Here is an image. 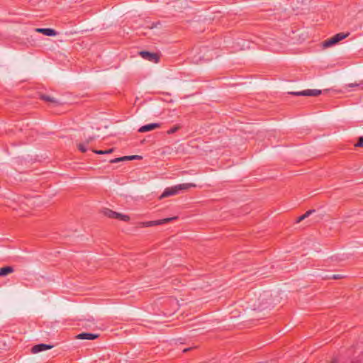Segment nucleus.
<instances>
[{
  "label": "nucleus",
  "mask_w": 363,
  "mask_h": 363,
  "mask_svg": "<svg viewBox=\"0 0 363 363\" xmlns=\"http://www.w3.org/2000/svg\"><path fill=\"white\" fill-rule=\"evenodd\" d=\"M194 183H185L175 185L172 187L166 188L160 196V199L168 197L170 196L178 194L181 191H185L192 187H196Z\"/></svg>",
  "instance_id": "1"
},
{
  "label": "nucleus",
  "mask_w": 363,
  "mask_h": 363,
  "mask_svg": "<svg viewBox=\"0 0 363 363\" xmlns=\"http://www.w3.org/2000/svg\"><path fill=\"white\" fill-rule=\"evenodd\" d=\"M355 147H363V136L358 138L357 143L355 144Z\"/></svg>",
  "instance_id": "19"
},
{
  "label": "nucleus",
  "mask_w": 363,
  "mask_h": 363,
  "mask_svg": "<svg viewBox=\"0 0 363 363\" xmlns=\"http://www.w3.org/2000/svg\"><path fill=\"white\" fill-rule=\"evenodd\" d=\"M177 219V217H171V218H167L164 219L157 220H152V221H147L143 223V225L145 227H151L158 225H162L165 224L167 223H169L173 220Z\"/></svg>",
  "instance_id": "7"
},
{
  "label": "nucleus",
  "mask_w": 363,
  "mask_h": 363,
  "mask_svg": "<svg viewBox=\"0 0 363 363\" xmlns=\"http://www.w3.org/2000/svg\"><path fill=\"white\" fill-rule=\"evenodd\" d=\"M181 128H182V126L180 125H176L173 126L172 128H171L170 129H169L167 131V133L168 135L174 134V133L178 131L179 129H181Z\"/></svg>",
  "instance_id": "16"
},
{
  "label": "nucleus",
  "mask_w": 363,
  "mask_h": 363,
  "mask_svg": "<svg viewBox=\"0 0 363 363\" xmlns=\"http://www.w3.org/2000/svg\"><path fill=\"white\" fill-rule=\"evenodd\" d=\"M322 93L320 89H306L301 91H294L290 94L294 96H317Z\"/></svg>",
  "instance_id": "4"
},
{
  "label": "nucleus",
  "mask_w": 363,
  "mask_h": 363,
  "mask_svg": "<svg viewBox=\"0 0 363 363\" xmlns=\"http://www.w3.org/2000/svg\"><path fill=\"white\" fill-rule=\"evenodd\" d=\"M103 213L104 214V216H106L110 218H113L114 215H115V211H113L111 209H108V208H105L103 211Z\"/></svg>",
  "instance_id": "15"
},
{
  "label": "nucleus",
  "mask_w": 363,
  "mask_h": 363,
  "mask_svg": "<svg viewBox=\"0 0 363 363\" xmlns=\"http://www.w3.org/2000/svg\"><path fill=\"white\" fill-rule=\"evenodd\" d=\"M113 218L118 219L123 221H128L130 220V217L127 215H123L115 211V215Z\"/></svg>",
  "instance_id": "13"
},
{
  "label": "nucleus",
  "mask_w": 363,
  "mask_h": 363,
  "mask_svg": "<svg viewBox=\"0 0 363 363\" xmlns=\"http://www.w3.org/2000/svg\"><path fill=\"white\" fill-rule=\"evenodd\" d=\"M124 158H125L126 160H131L141 158V157L139 155H131V156H124Z\"/></svg>",
  "instance_id": "21"
},
{
  "label": "nucleus",
  "mask_w": 363,
  "mask_h": 363,
  "mask_svg": "<svg viewBox=\"0 0 363 363\" xmlns=\"http://www.w3.org/2000/svg\"><path fill=\"white\" fill-rule=\"evenodd\" d=\"M313 212H315V210H309L306 211L303 215L299 216L297 218L296 223H300L301 221L303 220L306 218H308L310 215H311Z\"/></svg>",
  "instance_id": "14"
},
{
  "label": "nucleus",
  "mask_w": 363,
  "mask_h": 363,
  "mask_svg": "<svg viewBox=\"0 0 363 363\" xmlns=\"http://www.w3.org/2000/svg\"><path fill=\"white\" fill-rule=\"evenodd\" d=\"M126 160L125 158H124V157H118V158H115L113 160H111L110 161L111 163H117V162H119L121 161H125Z\"/></svg>",
  "instance_id": "20"
},
{
  "label": "nucleus",
  "mask_w": 363,
  "mask_h": 363,
  "mask_svg": "<svg viewBox=\"0 0 363 363\" xmlns=\"http://www.w3.org/2000/svg\"><path fill=\"white\" fill-rule=\"evenodd\" d=\"M349 35H350L349 33H337L334 36H333L332 38L325 40L323 43V46L324 48L331 47V46L337 44L340 40L346 38Z\"/></svg>",
  "instance_id": "3"
},
{
  "label": "nucleus",
  "mask_w": 363,
  "mask_h": 363,
  "mask_svg": "<svg viewBox=\"0 0 363 363\" xmlns=\"http://www.w3.org/2000/svg\"><path fill=\"white\" fill-rule=\"evenodd\" d=\"M272 303V294L269 291H264L259 294L257 303L253 304V309L262 311L270 307Z\"/></svg>",
  "instance_id": "2"
},
{
  "label": "nucleus",
  "mask_w": 363,
  "mask_h": 363,
  "mask_svg": "<svg viewBox=\"0 0 363 363\" xmlns=\"http://www.w3.org/2000/svg\"><path fill=\"white\" fill-rule=\"evenodd\" d=\"M160 127V123H157L146 124V125L141 126L138 129V132L139 133L148 132V131H151V130H155Z\"/></svg>",
  "instance_id": "9"
},
{
  "label": "nucleus",
  "mask_w": 363,
  "mask_h": 363,
  "mask_svg": "<svg viewBox=\"0 0 363 363\" xmlns=\"http://www.w3.org/2000/svg\"><path fill=\"white\" fill-rule=\"evenodd\" d=\"M139 55L145 60L150 61L152 62L157 63L159 62L160 55L157 53L150 52L148 51H140Z\"/></svg>",
  "instance_id": "5"
},
{
  "label": "nucleus",
  "mask_w": 363,
  "mask_h": 363,
  "mask_svg": "<svg viewBox=\"0 0 363 363\" xmlns=\"http://www.w3.org/2000/svg\"><path fill=\"white\" fill-rule=\"evenodd\" d=\"M77 147L82 152H86L87 151L86 144L84 143H79Z\"/></svg>",
  "instance_id": "18"
},
{
  "label": "nucleus",
  "mask_w": 363,
  "mask_h": 363,
  "mask_svg": "<svg viewBox=\"0 0 363 363\" xmlns=\"http://www.w3.org/2000/svg\"><path fill=\"white\" fill-rule=\"evenodd\" d=\"M95 139V137L94 136H90L88 138L86 139L84 143L88 145L89 143H90L91 142H92Z\"/></svg>",
  "instance_id": "23"
},
{
  "label": "nucleus",
  "mask_w": 363,
  "mask_h": 363,
  "mask_svg": "<svg viewBox=\"0 0 363 363\" xmlns=\"http://www.w3.org/2000/svg\"><path fill=\"white\" fill-rule=\"evenodd\" d=\"M98 334L94 333H82L78 334L76 336L77 339L79 340H93L99 337Z\"/></svg>",
  "instance_id": "10"
},
{
  "label": "nucleus",
  "mask_w": 363,
  "mask_h": 363,
  "mask_svg": "<svg viewBox=\"0 0 363 363\" xmlns=\"http://www.w3.org/2000/svg\"><path fill=\"white\" fill-rule=\"evenodd\" d=\"M39 98L46 103L52 104L53 106H57L62 104L58 99L45 94H39Z\"/></svg>",
  "instance_id": "6"
},
{
  "label": "nucleus",
  "mask_w": 363,
  "mask_h": 363,
  "mask_svg": "<svg viewBox=\"0 0 363 363\" xmlns=\"http://www.w3.org/2000/svg\"><path fill=\"white\" fill-rule=\"evenodd\" d=\"M337 361L336 359L333 360L330 363H337Z\"/></svg>",
  "instance_id": "27"
},
{
  "label": "nucleus",
  "mask_w": 363,
  "mask_h": 363,
  "mask_svg": "<svg viewBox=\"0 0 363 363\" xmlns=\"http://www.w3.org/2000/svg\"><path fill=\"white\" fill-rule=\"evenodd\" d=\"M94 152L96 154H99V155H103V154H105V153H104V150H94Z\"/></svg>",
  "instance_id": "24"
},
{
  "label": "nucleus",
  "mask_w": 363,
  "mask_h": 363,
  "mask_svg": "<svg viewBox=\"0 0 363 363\" xmlns=\"http://www.w3.org/2000/svg\"><path fill=\"white\" fill-rule=\"evenodd\" d=\"M52 347H53V345H48V344H44V343H40V344H38V345H34L31 348V352L33 354H36V353H38V352H43V351H45V350H50V349H51Z\"/></svg>",
  "instance_id": "8"
},
{
  "label": "nucleus",
  "mask_w": 363,
  "mask_h": 363,
  "mask_svg": "<svg viewBox=\"0 0 363 363\" xmlns=\"http://www.w3.org/2000/svg\"><path fill=\"white\" fill-rule=\"evenodd\" d=\"M113 151V149H108L107 150H104V153L105 154H109V153H111Z\"/></svg>",
  "instance_id": "25"
},
{
  "label": "nucleus",
  "mask_w": 363,
  "mask_h": 363,
  "mask_svg": "<svg viewBox=\"0 0 363 363\" xmlns=\"http://www.w3.org/2000/svg\"><path fill=\"white\" fill-rule=\"evenodd\" d=\"M347 87H359L360 89L363 90V81L359 82V83H351L347 85Z\"/></svg>",
  "instance_id": "17"
},
{
  "label": "nucleus",
  "mask_w": 363,
  "mask_h": 363,
  "mask_svg": "<svg viewBox=\"0 0 363 363\" xmlns=\"http://www.w3.org/2000/svg\"><path fill=\"white\" fill-rule=\"evenodd\" d=\"M345 277V276L342 275V274H333L331 278L333 279H342Z\"/></svg>",
  "instance_id": "22"
},
{
  "label": "nucleus",
  "mask_w": 363,
  "mask_h": 363,
  "mask_svg": "<svg viewBox=\"0 0 363 363\" xmlns=\"http://www.w3.org/2000/svg\"><path fill=\"white\" fill-rule=\"evenodd\" d=\"M191 350V348H186V349H184V350H183V352H187V351H189V350Z\"/></svg>",
  "instance_id": "26"
},
{
  "label": "nucleus",
  "mask_w": 363,
  "mask_h": 363,
  "mask_svg": "<svg viewBox=\"0 0 363 363\" xmlns=\"http://www.w3.org/2000/svg\"><path fill=\"white\" fill-rule=\"evenodd\" d=\"M35 31L39 33H42L46 36H55L57 32L52 28H35Z\"/></svg>",
  "instance_id": "11"
},
{
  "label": "nucleus",
  "mask_w": 363,
  "mask_h": 363,
  "mask_svg": "<svg viewBox=\"0 0 363 363\" xmlns=\"http://www.w3.org/2000/svg\"><path fill=\"white\" fill-rule=\"evenodd\" d=\"M14 269L11 266H6L4 267L0 268V277H4L7 274L13 272Z\"/></svg>",
  "instance_id": "12"
}]
</instances>
